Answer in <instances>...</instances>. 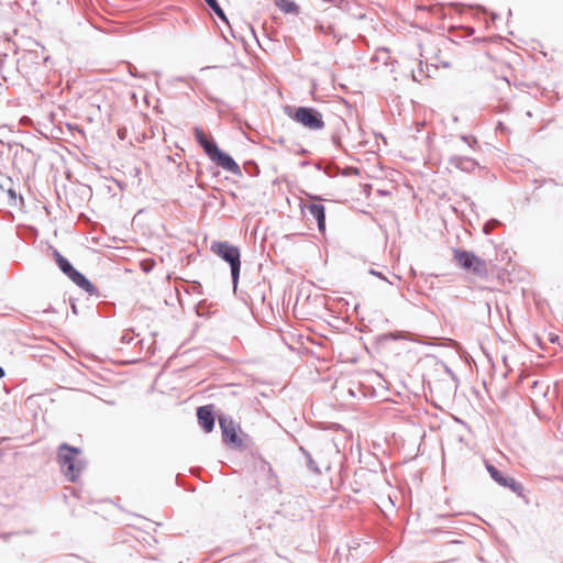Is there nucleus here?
I'll return each mask as SVG.
<instances>
[{"instance_id": "1", "label": "nucleus", "mask_w": 563, "mask_h": 563, "mask_svg": "<svg viewBox=\"0 0 563 563\" xmlns=\"http://www.w3.org/2000/svg\"><path fill=\"white\" fill-rule=\"evenodd\" d=\"M80 450L63 443L58 449V463L64 475L70 481L76 482L82 470V463L78 460Z\"/></svg>"}, {"instance_id": "2", "label": "nucleus", "mask_w": 563, "mask_h": 563, "mask_svg": "<svg viewBox=\"0 0 563 563\" xmlns=\"http://www.w3.org/2000/svg\"><path fill=\"white\" fill-rule=\"evenodd\" d=\"M452 253L453 260L462 269L481 278L488 276L487 263L475 253L461 249H454Z\"/></svg>"}, {"instance_id": "3", "label": "nucleus", "mask_w": 563, "mask_h": 563, "mask_svg": "<svg viewBox=\"0 0 563 563\" xmlns=\"http://www.w3.org/2000/svg\"><path fill=\"white\" fill-rule=\"evenodd\" d=\"M211 251L230 264L233 286L236 287L241 267L240 250L228 242H213Z\"/></svg>"}, {"instance_id": "4", "label": "nucleus", "mask_w": 563, "mask_h": 563, "mask_svg": "<svg viewBox=\"0 0 563 563\" xmlns=\"http://www.w3.org/2000/svg\"><path fill=\"white\" fill-rule=\"evenodd\" d=\"M290 117L308 130L318 131L324 128L322 114L313 108L299 107Z\"/></svg>"}, {"instance_id": "5", "label": "nucleus", "mask_w": 563, "mask_h": 563, "mask_svg": "<svg viewBox=\"0 0 563 563\" xmlns=\"http://www.w3.org/2000/svg\"><path fill=\"white\" fill-rule=\"evenodd\" d=\"M219 423L222 430L223 441L231 446H242L243 440L239 435V428L231 419L220 418Z\"/></svg>"}, {"instance_id": "6", "label": "nucleus", "mask_w": 563, "mask_h": 563, "mask_svg": "<svg viewBox=\"0 0 563 563\" xmlns=\"http://www.w3.org/2000/svg\"><path fill=\"white\" fill-rule=\"evenodd\" d=\"M209 158L224 170H228L233 175H241L240 166L230 155L219 150V147L209 156Z\"/></svg>"}, {"instance_id": "7", "label": "nucleus", "mask_w": 563, "mask_h": 563, "mask_svg": "<svg viewBox=\"0 0 563 563\" xmlns=\"http://www.w3.org/2000/svg\"><path fill=\"white\" fill-rule=\"evenodd\" d=\"M197 418L200 427L205 432L209 433L214 427V411L212 405L199 407L197 410Z\"/></svg>"}, {"instance_id": "8", "label": "nucleus", "mask_w": 563, "mask_h": 563, "mask_svg": "<svg viewBox=\"0 0 563 563\" xmlns=\"http://www.w3.org/2000/svg\"><path fill=\"white\" fill-rule=\"evenodd\" d=\"M549 387L541 382H533V384L530 387V399L532 402V407L534 411H539L543 399L547 397Z\"/></svg>"}, {"instance_id": "9", "label": "nucleus", "mask_w": 563, "mask_h": 563, "mask_svg": "<svg viewBox=\"0 0 563 563\" xmlns=\"http://www.w3.org/2000/svg\"><path fill=\"white\" fill-rule=\"evenodd\" d=\"M486 470L488 471L492 478L497 482L499 485L504 487H509L514 492H517L520 488V485L512 477H505L494 465L486 464Z\"/></svg>"}, {"instance_id": "10", "label": "nucleus", "mask_w": 563, "mask_h": 563, "mask_svg": "<svg viewBox=\"0 0 563 563\" xmlns=\"http://www.w3.org/2000/svg\"><path fill=\"white\" fill-rule=\"evenodd\" d=\"M194 136L196 141L203 148L205 153L208 155H212V153L218 148L217 144L213 140H211L201 128H194L192 130Z\"/></svg>"}, {"instance_id": "11", "label": "nucleus", "mask_w": 563, "mask_h": 563, "mask_svg": "<svg viewBox=\"0 0 563 563\" xmlns=\"http://www.w3.org/2000/svg\"><path fill=\"white\" fill-rule=\"evenodd\" d=\"M306 208L309 216H311L317 221L319 231L323 233L325 231L324 207L319 203H311Z\"/></svg>"}, {"instance_id": "12", "label": "nucleus", "mask_w": 563, "mask_h": 563, "mask_svg": "<svg viewBox=\"0 0 563 563\" xmlns=\"http://www.w3.org/2000/svg\"><path fill=\"white\" fill-rule=\"evenodd\" d=\"M68 277L77 286H79L84 290L88 291L89 294H92L96 290L95 286L82 274H80L76 269L70 275H68Z\"/></svg>"}, {"instance_id": "13", "label": "nucleus", "mask_w": 563, "mask_h": 563, "mask_svg": "<svg viewBox=\"0 0 563 563\" xmlns=\"http://www.w3.org/2000/svg\"><path fill=\"white\" fill-rule=\"evenodd\" d=\"M275 4L284 13H292V14L299 13L298 4L296 2H294L292 0H276Z\"/></svg>"}, {"instance_id": "14", "label": "nucleus", "mask_w": 563, "mask_h": 563, "mask_svg": "<svg viewBox=\"0 0 563 563\" xmlns=\"http://www.w3.org/2000/svg\"><path fill=\"white\" fill-rule=\"evenodd\" d=\"M55 258H56V263H57L58 267L62 269V272L65 275L68 276L75 271V268L71 266V264L64 256H62L58 252H55Z\"/></svg>"}, {"instance_id": "15", "label": "nucleus", "mask_w": 563, "mask_h": 563, "mask_svg": "<svg viewBox=\"0 0 563 563\" xmlns=\"http://www.w3.org/2000/svg\"><path fill=\"white\" fill-rule=\"evenodd\" d=\"M319 30L321 33L325 34V35H332L333 40L335 41L336 44L340 43L341 41V37H339L334 31V27L331 26V25H328V26H324V25H320L319 26Z\"/></svg>"}, {"instance_id": "16", "label": "nucleus", "mask_w": 563, "mask_h": 563, "mask_svg": "<svg viewBox=\"0 0 563 563\" xmlns=\"http://www.w3.org/2000/svg\"><path fill=\"white\" fill-rule=\"evenodd\" d=\"M212 11L222 20H225V14L223 12V10L220 8L219 3L217 2V0H213V2L209 3L208 4Z\"/></svg>"}, {"instance_id": "17", "label": "nucleus", "mask_w": 563, "mask_h": 563, "mask_svg": "<svg viewBox=\"0 0 563 563\" xmlns=\"http://www.w3.org/2000/svg\"><path fill=\"white\" fill-rule=\"evenodd\" d=\"M4 376V371L2 369V367H0V378H2Z\"/></svg>"}, {"instance_id": "18", "label": "nucleus", "mask_w": 563, "mask_h": 563, "mask_svg": "<svg viewBox=\"0 0 563 563\" xmlns=\"http://www.w3.org/2000/svg\"><path fill=\"white\" fill-rule=\"evenodd\" d=\"M208 4L213 2V0H205Z\"/></svg>"}]
</instances>
